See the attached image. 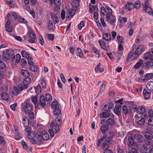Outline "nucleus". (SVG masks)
Wrapping results in <instances>:
<instances>
[{
	"instance_id": "6ab92c4d",
	"label": "nucleus",
	"mask_w": 153,
	"mask_h": 153,
	"mask_svg": "<svg viewBox=\"0 0 153 153\" xmlns=\"http://www.w3.org/2000/svg\"><path fill=\"white\" fill-rule=\"evenodd\" d=\"M39 101L40 103H39V105L42 106V107H44L45 106L46 102L44 96L42 95L40 96Z\"/></svg>"
},
{
	"instance_id": "412c9836",
	"label": "nucleus",
	"mask_w": 153,
	"mask_h": 153,
	"mask_svg": "<svg viewBox=\"0 0 153 153\" xmlns=\"http://www.w3.org/2000/svg\"><path fill=\"white\" fill-rule=\"evenodd\" d=\"M143 94L144 96V98L146 100H147L150 97L151 93L146 89L143 90Z\"/></svg>"
},
{
	"instance_id": "a19ab883",
	"label": "nucleus",
	"mask_w": 153,
	"mask_h": 153,
	"mask_svg": "<svg viewBox=\"0 0 153 153\" xmlns=\"http://www.w3.org/2000/svg\"><path fill=\"white\" fill-rule=\"evenodd\" d=\"M113 118H108L107 120V123H109L111 125H113L114 124L115 121L113 119Z\"/></svg>"
},
{
	"instance_id": "79ce46f5",
	"label": "nucleus",
	"mask_w": 153,
	"mask_h": 153,
	"mask_svg": "<svg viewBox=\"0 0 153 153\" xmlns=\"http://www.w3.org/2000/svg\"><path fill=\"white\" fill-rule=\"evenodd\" d=\"M37 140L39 142L40 144L43 143L44 140L43 139L42 135L38 134L37 136Z\"/></svg>"
},
{
	"instance_id": "4468645a",
	"label": "nucleus",
	"mask_w": 153,
	"mask_h": 153,
	"mask_svg": "<svg viewBox=\"0 0 153 153\" xmlns=\"http://www.w3.org/2000/svg\"><path fill=\"white\" fill-rule=\"evenodd\" d=\"M21 56L19 54H16V56H14L12 57L11 60L16 63H18L20 60Z\"/></svg>"
},
{
	"instance_id": "680f3d73",
	"label": "nucleus",
	"mask_w": 153,
	"mask_h": 153,
	"mask_svg": "<svg viewBox=\"0 0 153 153\" xmlns=\"http://www.w3.org/2000/svg\"><path fill=\"white\" fill-rule=\"evenodd\" d=\"M39 42L41 45H43L44 40L43 38L41 35H40L39 36Z\"/></svg>"
},
{
	"instance_id": "a18cd8bd",
	"label": "nucleus",
	"mask_w": 153,
	"mask_h": 153,
	"mask_svg": "<svg viewBox=\"0 0 153 153\" xmlns=\"http://www.w3.org/2000/svg\"><path fill=\"white\" fill-rule=\"evenodd\" d=\"M35 136V134L33 132H31L28 134L27 137L30 139H32Z\"/></svg>"
},
{
	"instance_id": "2eb2a0df",
	"label": "nucleus",
	"mask_w": 153,
	"mask_h": 153,
	"mask_svg": "<svg viewBox=\"0 0 153 153\" xmlns=\"http://www.w3.org/2000/svg\"><path fill=\"white\" fill-rule=\"evenodd\" d=\"M31 81V79L29 77L25 78L23 80V84H22L23 88L26 89L27 88V85L30 83Z\"/></svg>"
},
{
	"instance_id": "e2e57ef3",
	"label": "nucleus",
	"mask_w": 153,
	"mask_h": 153,
	"mask_svg": "<svg viewBox=\"0 0 153 153\" xmlns=\"http://www.w3.org/2000/svg\"><path fill=\"white\" fill-rule=\"evenodd\" d=\"M65 12L64 10L62 11L61 16L62 19L64 20L65 18Z\"/></svg>"
},
{
	"instance_id": "5fc2aeb1",
	"label": "nucleus",
	"mask_w": 153,
	"mask_h": 153,
	"mask_svg": "<svg viewBox=\"0 0 153 153\" xmlns=\"http://www.w3.org/2000/svg\"><path fill=\"white\" fill-rule=\"evenodd\" d=\"M84 26V22L83 21H81L80 23L78 25V27L79 30H81L82 28Z\"/></svg>"
},
{
	"instance_id": "ea45409f",
	"label": "nucleus",
	"mask_w": 153,
	"mask_h": 153,
	"mask_svg": "<svg viewBox=\"0 0 153 153\" xmlns=\"http://www.w3.org/2000/svg\"><path fill=\"white\" fill-rule=\"evenodd\" d=\"M45 98L47 101H50L52 100V98L50 94H47L45 95Z\"/></svg>"
},
{
	"instance_id": "09e8293b",
	"label": "nucleus",
	"mask_w": 153,
	"mask_h": 153,
	"mask_svg": "<svg viewBox=\"0 0 153 153\" xmlns=\"http://www.w3.org/2000/svg\"><path fill=\"white\" fill-rule=\"evenodd\" d=\"M42 86L43 88H45L47 87L46 84L45 80L44 79H42L41 82Z\"/></svg>"
},
{
	"instance_id": "4c0bfd02",
	"label": "nucleus",
	"mask_w": 153,
	"mask_h": 153,
	"mask_svg": "<svg viewBox=\"0 0 153 153\" xmlns=\"http://www.w3.org/2000/svg\"><path fill=\"white\" fill-rule=\"evenodd\" d=\"M51 19L53 20L54 24L57 23L59 21L58 17L56 15H53L51 16Z\"/></svg>"
},
{
	"instance_id": "8fccbe9b",
	"label": "nucleus",
	"mask_w": 153,
	"mask_h": 153,
	"mask_svg": "<svg viewBox=\"0 0 153 153\" xmlns=\"http://www.w3.org/2000/svg\"><path fill=\"white\" fill-rule=\"evenodd\" d=\"M105 84L104 83H103L102 84V86L100 89V91L97 95V96H98V95L100 94L102 92L105 90Z\"/></svg>"
},
{
	"instance_id": "13d9d810",
	"label": "nucleus",
	"mask_w": 153,
	"mask_h": 153,
	"mask_svg": "<svg viewBox=\"0 0 153 153\" xmlns=\"http://www.w3.org/2000/svg\"><path fill=\"white\" fill-rule=\"evenodd\" d=\"M28 60V64L30 65H33V63L32 61V58L31 56L30 57L27 59Z\"/></svg>"
},
{
	"instance_id": "7ed1b4c3",
	"label": "nucleus",
	"mask_w": 153,
	"mask_h": 153,
	"mask_svg": "<svg viewBox=\"0 0 153 153\" xmlns=\"http://www.w3.org/2000/svg\"><path fill=\"white\" fill-rule=\"evenodd\" d=\"M62 123V120L59 117H57L55 119V124L54 122H52L50 124V126L52 128H54V130L56 133L58 132L59 130V126Z\"/></svg>"
},
{
	"instance_id": "3c124183",
	"label": "nucleus",
	"mask_w": 153,
	"mask_h": 153,
	"mask_svg": "<svg viewBox=\"0 0 153 153\" xmlns=\"http://www.w3.org/2000/svg\"><path fill=\"white\" fill-rule=\"evenodd\" d=\"M129 144L128 145H132L134 143V141L133 138L131 137H129L128 139Z\"/></svg>"
},
{
	"instance_id": "4d7b16f0",
	"label": "nucleus",
	"mask_w": 153,
	"mask_h": 153,
	"mask_svg": "<svg viewBox=\"0 0 153 153\" xmlns=\"http://www.w3.org/2000/svg\"><path fill=\"white\" fill-rule=\"evenodd\" d=\"M28 113L30 119H32L34 118V113L33 112H32L31 111H30V112H29L28 113Z\"/></svg>"
},
{
	"instance_id": "a211bd4d",
	"label": "nucleus",
	"mask_w": 153,
	"mask_h": 153,
	"mask_svg": "<svg viewBox=\"0 0 153 153\" xmlns=\"http://www.w3.org/2000/svg\"><path fill=\"white\" fill-rule=\"evenodd\" d=\"M31 101L33 103L34 105L35 108H37L38 107L39 103H38V98L37 96H35L31 97Z\"/></svg>"
},
{
	"instance_id": "5701e85b",
	"label": "nucleus",
	"mask_w": 153,
	"mask_h": 153,
	"mask_svg": "<svg viewBox=\"0 0 153 153\" xmlns=\"http://www.w3.org/2000/svg\"><path fill=\"white\" fill-rule=\"evenodd\" d=\"M100 64L99 63L95 67V70L96 72L99 73L102 72L104 71V69L102 68H100Z\"/></svg>"
},
{
	"instance_id": "393cba45",
	"label": "nucleus",
	"mask_w": 153,
	"mask_h": 153,
	"mask_svg": "<svg viewBox=\"0 0 153 153\" xmlns=\"http://www.w3.org/2000/svg\"><path fill=\"white\" fill-rule=\"evenodd\" d=\"M147 89L149 91H152L153 90V82L150 81L146 85Z\"/></svg>"
},
{
	"instance_id": "774afa93",
	"label": "nucleus",
	"mask_w": 153,
	"mask_h": 153,
	"mask_svg": "<svg viewBox=\"0 0 153 153\" xmlns=\"http://www.w3.org/2000/svg\"><path fill=\"white\" fill-rule=\"evenodd\" d=\"M100 11L103 15H105V8L103 7H102L100 8Z\"/></svg>"
},
{
	"instance_id": "2f4dec72",
	"label": "nucleus",
	"mask_w": 153,
	"mask_h": 153,
	"mask_svg": "<svg viewBox=\"0 0 153 153\" xmlns=\"http://www.w3.org/2000/svg\"><path fill=\"white\" fill-rule=\"evenodd\" d=\"M21 74L25 76H27L29 75V72L27 70L25 69H22L21 70Z\"/></svg>"
},
{
	"instance_id": "cd10ccee",
	"label": "nucleus",
	"mask_w": 153,
	"mask_h": 153,
	"mask_svg": "<svg viewBox=\"0 0 153 153\" xmlns=\"http://www.w3.org/2000/svg\"><path fill=\"white\" fill-rule=\"evenodd\" d=\"M76 10L73 8L69 9L67 13V15H69L71 16H73L75 14Z\"/></svg>"
},
{
	"instance_id": "c85d7f7f",
	"label": "nucleus",
	"mask_w": 153,
	"mask_h": 153,
	"mask_svg": "<svg viewBox=\"0 0 153 153\" xmlns=\"http://www.w3.org/2000/svg\"><path fill=\"white\" fill-rule=\"evenodd\" d=\"M153 77V72L152 73H147L145 76V78L143 79L144 80L149 79Z\"/></svg>"
},
{
	"instance_id": "c9c22d12",
	"label": "nucleus",
	"mask_w": 153,
	"mask_h": 153,
	"mask_svg": "<svg viewBox=\"0 0 153 153\" xmlns=\"http://www.w3.org/2000/svg\"><path fill=\"white\" fill-rule=\"evenodd\" d=\"M98 42L99 45L102 49L105 50V43L103 41H102L101 40H98Z\"/></svg>"
},
{
	"instance_id": "1a4fd4ad",
	"label": "nucleus",
	"mask_w": 153,
	"mask_h": 153,
	"mask_svg": "<svg viewBox=\"0 0 153 153\" xmlns=\"http://www.w3.org/2000/svg\"><path fill=\"white\" fill-rule=\"evenodd\" d=\"M144 59L146 60H153V55L151 51H148L144 54Z\"/></svg>"
},
{
	"instance_id": "4be33fe9",
	"label": "nucleus",
	"mask_w": 153,
	"mask_h": 153,
	"mask_svg": "<svg viewBox=\"0 0 153 153\" xmlns=\"http://www.w3.org/2000/svg\"><path fill=\"white\" fill-rule=\"evenodd\" d=\"M134 7V4L131 2L128 3L125 5L126 9L129 11L133 9Z\"/></svg>"
},
{
	"instance_id": "f3484780",
	"label": "nucleus",
	"mask_w": 153,
	"mask_h": 153,
	"mask_svg": "<svg viewBox=\"0 0 153 153\" xmlns=\"http://www.w3.org/2000/svg\"><path fill=\"white\" fill-rule=\"evenodd\" d=\"M89 11L91 13H92L94 10L98 11V8L97 5H92L91 4H89Z\"/></svg>"
},
{
	"instance_id": "58836bf2",
	"label": "nucleus",
	"mask_w": 153,
	"mask_h": 153,
	"mask_svg": "<svg viewBox=\"0 0 153 153\" xmlns=\"http://www.w3.org/2000/svg\"><path fill=\"white\" fill-rule=\"evenodd\" d=\"M24 89L23 88V86H21V87L18 86V87H14V90L17 93H19L20 91H21Z\"/></svg>"
},
{
	"instance_id": "f704fd0d",
	"label": "nucleus",
	"mask_w": 153,
	"mask_h": 153,
	"mask_svg": "<svg viewBox=\"0 0 153 153\" xmlns=\"http://www.w3.org/2000/svg\"><path fill=\"white\" fill-rule=\"evenodd\" d=\"M76 55L79 57H81L82 56L83 53L80 48H77Z\"/></svg>"
},
{
	"instance_id": "69168bd1",
	"label": "nucleus",
	"mask_w": 153,
	"mask_h": 153,
	"mask_svg": "<svg viewBox=\"0 0 153 153\" xmlns=\"http://www.w3.org/2000/svg\"><path fill=\"white\" fill-rule=\"evenodd\" d=\"M13 131L14 132V133L15 134H18V127L16 126H14L13 127Z\"/></svg>"
},
{
	"instance_id": "9d476101",
	"label": "nucleus",
	"mask_w": 153,
	"mask_h": 153,
	"mask_svg": "<svg viewBox=\"0 0 153 153\" xmlns=\"http://www.w3.org/2000/svg\"><path fill=\"white\" fill-rule=\"evenodd\" d=\"M132 109L134 110V111H136L137 113H139L140 114H143L145 111V109L143 107H140L138 108L133 107Z\"/></svg>"
},
{
	"instance_id": "49530a36",
	"label": "nucleus",
	"mask_w": 153,
	"mask_h": 153,
	"mask_svg": "<svg viewBox=\"0 0 153 153\" xmlns=\"http://www.w3.org/2000/svg\"><path fill=\"white\" fill-rule=\"evenodd\" d=\"M145 119L143 118H142L140 120L137 122V123L139 125H143L145 123Z\"/></svg>"
},
{
	"instance_id": "bb28decb",
	"label": "nucleus",
	"mask_w": 153,
	"mask_h": 153,
	"mask_svg": "<svg viewBox=\"0 0 153 153\" xmlns=\"http://www.w3.org/2000/svg\"><path fill=\"white\" fill-rule=\"evenodd\" d=\"M122 110L123 113L126 115L129 114L131 113V111L126 106L124 105L123 106Z\"/></svg>"
},
{
	"instance_id": "6e6d98bb",
	"label": "nucleus",
	"mask_w": 153,
	"mask_h": 153,
	"mask_svg": "<svg viewBox=\"0 0 153 153\" xmlns=\"http://www.w3.org/2000/svg\"><path fill=\"white\" fill-rule=\"evenodd\" d=\"M22 137V135L18 133V134H15V138L17 140H19L21 139Z\"/></svg>"
},
{
	"instance_id": "de8ad7c7",
	"label": "nucleus",
	"mask_w": 153,
	"mask_h": 153,
	"mask_svg": "<svg viewBox=\"0 0 153 153\" xmlns=\"http://www.w3.org/2000/svg\"><path fill=\"white\" fill-rule=\"evenodd\" d=\"M55 132L54 130V128H52L51 129L49 130V132L50 134V137H53L54 135V132Z\"/></svg>"
},
{
	"instance_id": "473e14b6",
	"label": "nucleus",
	"mask_w": 153,
	"mask_h": 153,
	"mask_svg": "<svg viewBox=\"0 0 153 153\" xmlns=\"http://www.w3.org/2000/svg\"><path fill=\"white\" fill-rule=\"evenodd\" d=\"M1 97L2 99L5 101L7 100L9 97L8 95L5 92L2 93Z\"/></svg>"
},
{
	"instance_id": "dca6fc26",
	"label": "nucleus",
	"mask_w": 153,
	"mask_h": 153,
	"mask_svg": "<svg viewBox=\"0 0 153 153\" xmlns=\"http://www.w3.org/2000/svg\"><path fill=\"white\" fill-rule=\"evenodd\" d=\"M114 107V104L112 102L109 101L107 102V104L106 105V111L110 112V109Z\"/></svg>"
},
{
	"instance_id": "bf43d9fd",
	"label": "nucleus",
	"mask_w": 153,
	"mask_h": 153,
	"mask_svg": "<svg viewBox=\"0 0 153 153\" xmlns=\"http://www.w3.org/2000/svg\"><path fill=\"white\" fill-rule=\"evenodd\" d=\"M118 41L121 43H122L123 42V37L120 36H118L117 37Z\"/></svg>"
},
{
	"instance_id": "603ef678",
	"label": "nucleus",
	"mask_w": 153,
	"mask_h": 153,
	"mask_svg": "<svg viewBox=\"0 0 153 153\" xmlns=\"http://www.w3.org/2000/svg\"><path fill=\"white\" fill-rule=\"evenodd\" d=\"M47 35L49 40L51 41L53 40L54 37V36L53 34H48Z\"/></svg>"
},
{
	"instance_id": "423d86ee",
	"label": "nucleus",
	"mask_w": 153,
	"mask_h": 153,
	"mask_svg": "<svg viewBox=\"0 0 153 153\" xmlns=\"http://www.w3.org/2000/svg\"><path fill=\"white\" fill-rule=\"evenodd\" d=\"M51 107L54 109L53 113L55 115H59L61 114V111L58 102L56 101L53 102L51 104Z\"/></svg>"
},
{
	"instance_id": "c756f323",
	"label": "nucleus",
	"mask_w": 153,
	"mask_h": 153,
	"mask_svg": "<svg viewBox=\"0 0 153 153\" xmlns=\"http://www.w3.org/2000/svg\"><path fill=\"white\" fill-rule=\"evenodd\" d=\"M21 54L23 57L27 59L30 56H29V53L25 51H21Z\"/></svg>"
},
{
	"instance_id": "ddd939ff",
	"label": "nucleus",
	"mask_w": 153,
	"mask_h": 153,
	"mask_svg": "<svg viewBox=\"0 0 153 153\" xmlns=\"http://www.w3.org/2000/svg\"><path fill=\"white\" fill-rule=\"evenodd\" d=\"M27 34L29 36V37L30 39H35V34L34 33L33 30L31 28L29 27L28 28Z\"/></svg>"
},
{
	"instance_id": "7c9ffc66",
	"label": "nucleus",
	"mask_w": 153,
	"mask_h": 153,
	"mask_svg": "<svg viewBox=\"0 0 153 153\" xmlns=\"http://www.w3.org/2000/svg\"><path fill=\"white\" fill-rule=\"evenodd\" d=\"M150 141H149L147 143L144 144L143 145V148L146 151L148 150L150 148Z\"/></svg>"
},
{
	"instance_id": "c03bdc74",
	"label": "nucleus",
	"mask_w": 153,
	"mask_h": 153,
	"mask_svg": "<svg viewBox=\"0 0 153 153\" xmlns=\"http://www.w3.org/2000/svg\"><path fill=\"white\" fill-rule=\"evenodd\" d=\"M54 25L51 21H50L48 25V27L49 30H52L53 27Z\"/></svg>"
},
{
	"instance_id": "f03ea898",
	"label": "nucleus",
	"mask_w": 153,
	"mask_h": 153,
	"mask_svg": "<svg viewBox=\"0 0 153 153\" xmlns=\"http://www.w3.org/2000/svg\"><path fill=\"white\" fill-rule=\"evenodd\" d=\"M29 101L30 100L27 99L22 104V111L27 113L32 110V106Z\"/></svg>"
},
{
	"instance_id": "338daca9",
	"label": "nucleus",
	"mask_w": 153,
	"mask_h": 153,
	"mask_svg": "<svg viewBox=\"0 0 153 153\" xmlns=\"http://www.w3.org/2000/svg\"><path fill=\"white\" fill-rule=\"evenodd\" d=\"M22 144L25 149H27L28 148V145L24 141H23L22 142Z\"/></svg>"
},
{
	"instance_id": "f257e3e1",
	"label": "nucleus",
	"mask_w": 153,
	"mask_h": 153,
	"mask_svg": "<svg viewBox=\"0 0 153 153\" xmlns=\"http://www.w3.org/2000/svg\"><path fill=\"white\" fill-rule=\"evenodd\" d=\"M106 12H107L106 21L111 24H113L115 22V17L112 15V9L108 6L106 7Z\"/></svg>"
},
{
	"instance_id": "72a5a7b5",
	"label": "nucleus",
	"mask_w": 153,
	"mask_h": 153,
	"mask_svg": "<svg viewBox=\"0 0 153 153\" xmlns=\"http://www.w3.org/2000/svg\"><path fill=\"white\" fill-rule=\"evenodd\" d=\"M80 0H74L72 2V4L73 7H77L79 6Z\"/></svg>"
},
{
	"instance_id": "39448f33",
	"label": "nucleus",
	"mask_w": 153,
	"mask_h": 153,
	"mask_svg": "<svg viewBox=\"0 0 153 153\" xmlns=\"http://www.w3.org/2000/svg\"><path fill=\"white\" fill-rule=\"evenodd\" d=\"M14 53V51L13 50L10 49L6 50L3 52L2 56L3 59L4 61L9 60L10 57L13 56Z\"/></svg>"
},
{
	"instance_id": "9b49d317",
	"label": "nucleus",
	"mask_w": 153,
	"mask_h": 153,
	"mask_svg": "<svg viewBox=\"0 0 153 153\" xmlns=\"http://www.w3.org/2000/svg\"><path fill=\"white\" fill-rule=\"evenodd\" d=\"M121 105H116L115 108L113 109L114 113L118 116L120 115L121 114Z\"/></svg>"
},
{
	"instance_id": "b1692460",
	"label": "nucleus",
	"mask_w": 153,
	"mask_h": 153,
	"mask_svg": "<svg viewBox=\"0 0 153 153\" xmlns=\"http://www.w3.org/2000/svg\"><path fill=\"white\" fill-rule=\"evenodd\" d=\"M143 63V61L142 59H140L139 60L136 64L134 65V67L135 69H137L139 68L141 65Z\"/></svg>"
},
{
	"instance_id": "0eeeda50",
	"label": "nucleus",
	"mask_w": 153,
	"mask_h": 153,
	"mask_svg": "<svg viewBox=\"0 0 153 153\" xmlns=\"http://www.w3.org/2000/svg\"><path fill=\"white\" fill-rule=\"evenodd\" d=\"M105 135H104L102 137L100 138L98 140V142L97 143V146H99L102 142V148L104 149H105Z\"/></svg>"
},
{
	"instance_id": "052dcab7",
	"label": "nucleus",
	"mask_w": 153,
	"mask_h": 153,
	"mask_svg": "<svg viewBox=\"0 0 153 153\" xmlns=\"http://www.w3.org/2000/svg\"><path fill=\"white\" fill-rule=\"evenodd\" d=\"M17 105V103L16 102L14 104L11 105H10V107L11 109L13 111H15L16 109V107Z\"/></svg>"
},
{
	"instance_id": "864d4df0",
	"label": "nucleus",
	"mask_w": 153,
	"mask_h": 153,
	"mask_svg": "<svg viewBox=\"0 0 153 153\" xmlns=\"http://www.w3.org/2000/svg\"><path fill=\"white\" fill-rule=\"evenodd\" d=\"M134 5L136 9H139L141 6L140 4L139 1H136Z\"/></svg>"
},
{
	"instance_id": "a878e982",
	"label": "nucleus",
	"mask_w": 153,
	"mask_h": 153,
	"mask_svg": "<svg viewBox=\"0 0 153 153\" xmlns=\"http://www.w3.org/2000/svg\"><path fill=\"white\" fill-rule=\"evenodd\" d=\"M144 67L147 68H149L150 67H153V62L149 61L144 63Z\"/></svg>"
},
{
	"instance_id": "e433bc0d",
	"label": "nucleus",
	"mask_w": 153,
	"mask_h": 153,
	"mask_svg": "<svg viewBox=\"0 0 153 153\" xmlns=\"http://www.w3.org/2000/svg\"><path fill=\"white\" fill-rule=\"evenodd\" d=\"M6 3L11 7H13L15 5V4L13 2V0H11L9 1H7L6 2Z\"/></svg>"
},
{
	"instance_id": "37998d69",
	"label": "nucleus",
	"mask_w": 153,
	"mask_h": 153,
	"mask_svg": "<svg viewBox=\"0 0 153 153\" xmlns=\"http://www.w3.org/2000/svg\"><path fill=\"white\" fill-rule=\"evenodd\" d=\"M35 91L37 94H39L41 91V88L40 85H38L35 88Z\"/></svg>"
},
{
	"instance_id": "6e6552de",
	"label": "nucleus",
	"mask_w": 153,
	"mask_h": 153,
	"mask_svg": "<svg viewBox=\"0 0 153 153\" xmlns=\"http://www.w3.org/2000/svg\"><path fill=\"white\" fill-rule=\"evenodd\" d=\"M151 130V128H148L146 129L147 131L144 133V134L145 138L147 139L151 140L153 138V136L152 134L149 132L148 131Z\"/></svg>"
},
{
	"instance_id": "20e7f679",
	"label": "nucleus",
	"mask_w": 153,
	"mask_h": 153,
	"mask_svg": "<svg viewBox=\"0 0 153 153\" xmlns=\"http://www.w3.org/2000/svg\"><path fill=\"white\" fill-rule=\"evenodd\" d=\"M144 50V47L142 45H138L136 46L134 44L132 47V51L137 56L140 54Z\"/></svg>"
},
{
	"instance_id": "aec40b11",
	"label": "nucleus",
	"mask_w": 153,
	"mask_h": 153,
	"mask_svg": "<svg viewBox=\"0 0 153 153\" xmlns=\"http://www.w3.org/2000/svg\"><path fill=\"white\" fill-rule=\"evenodd\" d=\"M42 135L43 139L44 141L47 140L49 138V135L48 133L45 130L42 131Z\"/></svg>"
},
{
	"instance_id": "f8f14e48",
	"label": "nucleus",
	"mask_w": 153,
	"mask_h": 153,
	"mask_svg": "<svg viewBox=\"0 0 153 153\" xmlns=\"http://www.w3.org/2000/svg\"><path fill=\"white\" fill-rule=\"evenodd\" d=\"M144 10L147 13H151L152 9L149 6L148 0H146L144 6L143 7Z\"/></svg>"
},
{
	"instance_id": "0e129e2a",
	"label": "nucleus",
	"mask_w": 153,
	"mask_h": 153,
	"mask_svg": "<svg viewBox=\"0 0 153 153\" xmlns=\"http://www.w3.org/2000/svg\"><path fill=\"white\" fill-rule=\"evenodd\" d=\"M100 117V118L102 119H105V112H102L99 115Z\"/></svg>"
}]
</instances>
